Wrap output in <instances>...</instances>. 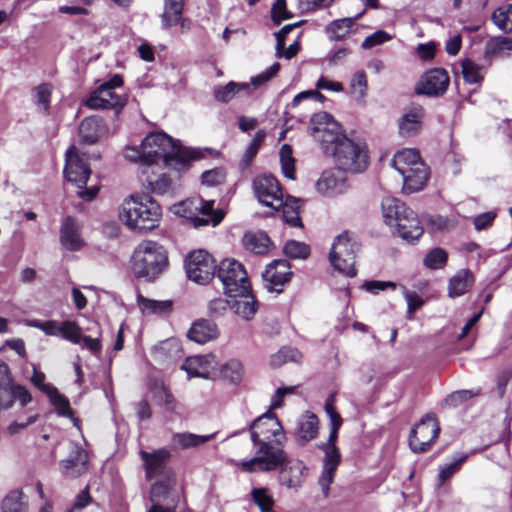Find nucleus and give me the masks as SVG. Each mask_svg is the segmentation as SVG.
Returning a JSON list of instances; mask_svg holds the SVG:
<instances>
[{"mask_svg": "<svg viewBox=\"0 0 512 512\" xmlns=\"http://www.w3.org/2000/svg\"><path fill=\"white\" fill-rule=\"evenodd\" d=\"M290 264L285 259L272 261L263 272V279L268 284V289L281 292L282 287L289 282L292 275Z\"/></svg>", "mask_w": 512, "mask_h": 512, "instance_id": "20", "label": "nucleus"}, {"mask_svg": "<svg viewBox=\"0 0 512 512\" xmlns=\"http://www.w3.org/2000/svg\"><path fill=\"white\" fill-rule=\"evenodd\" d=\"M47 396L59 416L68 418L73 416L69 400L64 395L60 394L57 388H55L53 392L47 394Z\"/></svg>", "mask_w": 512, "mask_h": 512, "instance_id": "52", "label": "nucleus"}, {"mask_svg": "<svg viewBox=\"0 0 512 512\" xmlns=\"http://www.w3.org/2000/svg\"><path fill=\"white\" fill-rule=\"evenodd\" d=\"M152 395L157 405L163 407L168 412L176 411L178 403L163 383H156L153 386Z\"/></svg>", "mask_w": 512, "mask_h": 512, "instance_id": "39", "label": "nucleus"}, {"mask_svg": "<svg viewBox=\"0 0 512 512\" xmlns=\"http://www.w3.org/2000/svg\"><path fill=\"white\" fill-rule=\"evenodd\" d=\"M279 156L284 176L292 180L295 179V159L291 146L284 144L280 149Z\"/></svg>", "mask_w": 512, "mask_h": 512, "instance_id": "49", "label": "nucleus"}, {"mask_svg": "<svg viewBox=\"0 0 512 512\" xmlns=\"http://www.w3.org/2000/svg\"><path fill=\"white\" fill-rule=\"evenodd\" d=\"M52 90V85L48 83H43L34 89L33 101L39 111L49 112Z\"/></svg>", "mask_w": 512, "mask_h": 512, "instance_id": "44", "label": "nucleus"}, {"mask_svg": "<svg viewBox=\"0 0 512 512\" xmlns=\"http://www.w3.org/2000/svg\"><path fill=\"white\" fill-rule=\"evenodd\" d=\"M480 390H459L451 393L445 398V404L451 407H456L465 401L479 395Z\"/></svg>", "mask_w": 512, "mask_h": 512, "instance_id": "58", "label": "nucleus"}, {"mask_svg": "<svg viewBox=\"0 0 512 512\" xmlns=\"http://www.w3.org/2000/svg\"><path fill=\"white\" fill-rule=\"evenodd\" d=\"M367 76L364 71H357L350 83V88L353 94H356L359 98H364L367 91Z\"/></svg>", "mask_w": 512, "mask_h": 512, "instance_id": "59", "label": "nucleus"}, {"mask_svg": "<svg viewBox=\"0 0 512 512\" xmlns=\"http://www.w3.org/2000/svg\"><path fill=\"white\" fill-rule=\"evenodd\" d=\"M221 374L232 383H239L244 375V368L239 360L231 359L221 368Z\"/></svg>", "mask_w": 512, "mask_h": 512, "instance_id": "51", "label": "nucleus"}, {"mask_svg": "<svg viewBox=\"0 0 512 512\" xmlns=\"http://www.w3.org/2000/svg\"><path fill=\"white\" fill-rule=\"evenodd\" d=\"M359 245L348 232H343L336 237L330 252V262L335 270L353 277L356 275L355 258Z\"/></svg>", "mask_w": 512, "mask_h": 512, "instance_id": "11", "label": "nucleus"}, {"mask_svg": "<svg viewBox=\"0 0 512 512\" xmlns=\"http://www.w3.org/2000/svg\"><path fill=\"white\" fill-rule=\"evenodd\" d=\"M88 455L86 451L75 445L68 458L62 460L60 465L65 476L77 478L87 470Z\"/></svg>", "mask_w": 512, "mask_h": 512, "instance_id": "23", "label": "nucleus"}, {"mask_svg": "<svg viewBox=\"0 0 512 512\" xmlns=\"http://www.w3.org/2000/svg\"><path fill=\"white\" fill-rule=\"evenodd\" d=\"M475 281L473 273L469 269L459 270L448 284V296L456 298L467 293Z\"/></svg>", "mask_w": 512, "mask_h": 512, "instance_id": "32", "label": "nucleus"}, {"mask_svg": "<svg viewBox=\"0 0 512 512\" xmlns=\"http://www.w3.org/2000/svg\"><path fill=\"white\" fill-rule=\"evenodd\" d=\"M467 454H460L453 459L451 463L444 464L439 467V486L443 485L445 481L450 479L461 468V465L466 461Z\"/></svg>", "mask_w": 512, "mask_h": 512, "instance_id": "48", "label": "nucleus"}, {"mask_svg": "<svg viewBox=\"0 0 512 512\" xmlns=\"http://www.w3.org/2000/svg\"><path fill=\"white\" fill-rule=\"evenodd\" d=\"M123 157L137 164L140 171L146 174L147 169L160 168L161 165L178 172L185 171L193 160L202 158L203 153L200 149L178 145L164 132H151L139 146L126 145L123 149Z\"/></svg>", "mask_w": 512, "mask_h": 512, "instance_id": "1", "label": "nucleus"}, {"mask_svg": "<svg viewBox=\"0 0 512 512\" xmlns=\"http://www.w3.org/2000/svg\"><path fill=\"white\" fill-rule=\"evenodd\" d=\"M10 394L12 397L11 400L12 401H13V399L18 400L20 402L21 406L27 405L32 400L30 392L24 386H21V385H16V384L11 385Z\"/></svg>", "mask_w": 512, "mask_h": 512, "instance_id": "64", "label": "nucleus"}, {"mask_svg": "<svg viewBox=\"0 0 512 512\" xmlns=\"http://www.w3.org/2000/svg\"><path fill=\"white\" fill-rule=\"evenodd\" d=\"M449 86V76L442 68H434L423 74L417 87L418 94L428 96L443 95Z\"/></svg>", "mask_w": 512, "mask_h": 512, "instance_id": "18", "label": "nucleus"}, {"mask_svg": "<svg viewBox=\"0 0 512 512\" xmlns=\"http://www.w3.org/2000/svg\"><path fill=\"white\" fill-rule=\"evenodd\" d=\"M280 64L275 62L265 71L259 73L258 75L251 78V84L255 87L261 86L264 83L268 82L271 78H273L279 71Z\"/></svg>", "mask_w": 512, "mask_h": 512, "instance_id": "63", "label": "nucleus"}, {"mask_svg": "<svg viewBox=\"0 0 512 512\" xmlns=\"http://www.w3.org/2000/svg\"><path fill=\"white\" fill-rule=\"evenodd\" d=\"M152 355L156 360L162 362H170L182 357V347L180 342L175 338H169L155 345Z\"/></svg>", "mask_w": 512, "mask_h": 512, "instance_id": "31", "label": "nucleus"}, {"mask_svg": "<svg viewBox=\"0 0 512 512\" xmlns=\"http://www.w3.org/2000/svg\"><path fill=\"white\" fill-rule=\"evenodd\" d=\"M185 269L191 281L207 284L215 275V260L207 251L196 250L186 257Z\"/></svg>", "mask_w": 512, "mask_h": 512, "instance_id": "15", "label": "nucleus"}, {"mask_svg": "<svg viewBox=\"0 0 512 512\" xmlns=\"http://www.w3.org/2000/svg\"><path fill=\"white\" fill-rule=\"evenodd\" d=\"M253 446L256 448L254 457L237 463V466L244 472L256 473L278 470L287 461L284 442L253 444Z\"/></svg>", "mask_w": 512, "mask_h": 512, "instance_id": "7", "label": "nucleus"}, {"mask_svg": "<svg viewBox=\"0 0 512 512\" xmlns=\"http://www.w3.org/2000/svg\"><path fill=\"white\" fill-rule=\"evenodd\" d=\"M301 205V199L289 196L286 200H283V205L280 206L282 208L283 221L291 227H303L300 218Z\"/></svg>", "mask_w": 512, "mask_h": 512, "instance_id": "35", "label": "nucleus"}, {"mask_svg": "<svg viewBox=\"0 0 512 512\" xmlns=\"http://www.w3.org/2000/svg\"><path fill=\"white\" fill-rule=\"evenodd\" d=\"M311 135L317 140L325 153L343 137L339 124L327 112H319L312 116L310 120Z\"/></svg>", "mask_w": 512, "mask_h": 512, "instance_id": "14", "label": "nucleus"}, {"mask_svg": "<svg viewBox=\"0 0 512 512\" xmlns=\"http://www.w3.org/2000/svg\"><path fill=\"white\" fill-rule=\"evenodd\" d=\"M90 174L91 170L87 161L83 156L79 155L76 147H70L66 152L64 175L69 182L75 184L77 188H79V197L86 201L92 200L99 190L96 186L86 189V184Z\"/></svg>", "mask_w": 512, "mask_h": 512, "instance_id": "9", "label": "nucleus"}, {"mask_svg": "<svg viewBox=\"0 0 512 512\" xmlns=\"http://www.w3.org/2000/svg\"><path fill=\"white\" fill-rule=\"evenodd\" d=\"M319 420L313 413L306 412L297 421V428L295 431L296 441L300 445L315 439L318 435Z\"/></svg>", "mask_w": 512, "mask_h": 512, "instance_id": "26", "label": "nucleus"}, {"mask_svg": "<svg viewBox=\"0 0 512 512\" xmlns=\"http://www.w3.org/2000/svg\"><path fill=\"white\" fill-rule=\"evenodd\" d=\"M424 118L422 107H414L399 120V133L403 137H411L419 133Z\"/></svg>", "mask_w": 512, "mask_h": 512, "instance_id": "28", "label": "nucleus"}, {"mask_svg": "<svg viewBox=\"0 0 512 512\" xmlns=\"http://www.w3.org/2000/svg\"><path fill=\"white\" fill-rule=\"evenodd\" d=\"M214 433L197 435L190 432L175 433L172 437L173 444L181 449L198 447L214 438Z\"/></svg>", "mask_w": 512, "mask_h": 512, "instance_id": "38", "label": "nucleus"}, {"mask_svg": "<svg viewBox=\"0 0 512 512\" xmlns=\"http://www.w3.org/2000/svg\"><path fill=\"white\" fill-rule=\"evenodd\" d=\"M462 75L466 83L478 84L483 80L482 67L473 61L466 59L462 61Z\"/></svg>", "mask_w": 512, "mask_h": 512, "instance_id": "50", "label": "nucleus"}, {"mask_svg": "<svg viewBox=\"0 0 512 512\" xmlns=\"http://www.w3.org/2000/svg\"><path fill=\"white\" fill-rule=\"evenodd\" d=\"M485 52L488 55L504 57L512 52V38L494 37L491 38L485 46Z\"/></svg>", "mask_w": 512, "mask_h": 512, "instance_id": "43", "label": "nucleus"}, {"mask_svg": "<svg viewBox=\"0 0 512 512\" xmlns=\"http://www.w3.org/2000/svg\"><path fill=\"white\" fill-rule=\"evenodd\" d=\"M336 166L345 172L360 173L368 165V154L365 143L355 141L346 135L330 149Z\"/></svg>", "mask_w": 512, "mask_h": 512, "instance_id": "6", "label": "nucleus"}, {"mask_svg": "<svg viewBox=\"0 0 512 512\" xmlns=\"http://www.w3.org/2000/svg\"><path fill=\"white\" fill-rule=\"evenodd\" d=\"M343 172L338 167L324 171L316 183L317 191L327 197L344 193L347 188V180Z\"/></svg>", "mask_w": 512, "mask_h": 512, "instance_id": "21", "label": "nucleus"}, {"mask_svg": "<svg viewBox=\"0 0 512 512\" xmlns=\"http://www.w3.org/2000/svg\"><path fill=\"white\" fill-rule=\"evenodd\" d=\"M140 455L145 467L147 479L151 480L164 472L165 462L169 457L167 450L160 449L153 453L141 451Z\"/></svg>", "mask_w": 512, "mask_h": 512, "instance_id": "27", "label": "nucleus"}, {"mask_svg": "<svg viewBox=\"0 0 512 512\" xmlns=\"http://www.w3.org/2000/svg\"><path fill=\"white\" fill-rule=\"evenodd\" d=\"M123 79L116 74L90 94L85 105L90 109L121 110L127 103V96L120 92Z\"/></svg>", "mask_w": 512, "mask_h": 512, "instance_id": "10", "label": "nucleus"}, {"mask_svg": "<svg viewBox=\"0 0 512 512\" xmlns=\"http://www.w3.org/2000/svg\"><path fill=\"white\" fill-rule=\"evenodd\" d=\"M245 248L255 254L267 252L270 239L265 233H247L243 238Z\"/></svg>", "mask_w": 512, "mask_h": 512, "instance_id": "41", "label": "nucleus"}, {"mask_svg": "<svg viewBox=\"0 0 512 512\" xmlns=\"http://www.w3.org/2000/svg\"><path fill=\"white\" fill-rule=\"evenodd\" d=\"M228 298L232 299L231 309L235 314L244 320H250L254 317L257 308L255 298L251 294V288L249 292L239 293V295H232Z\"/></svg>", "mask_w": 512, "mask_h": 512, "instance_id": "29", "label": "nucleus"}, {"mask_svg": "<svg viewBox=\"0 0 512 512\" xmlns=\"http://www.w3.org/2000/svg\"><path fill=\"white\" fill-rule=\"evenodd\" d=\"M59 335L74 344H79L82 339L81 328L74 321L62 322L60 324Z\"/></svg>", "mask_w": 512, "mask_h": 512, "instance_id": "54", "label": "nucleus"}, {"mask_svg": "<svg viewBox=\"0 0 512 512\" xmlns=\"http://www.w3.org/2000/svg\"><path fill=\"white\" fill-rule=\"evenodd\" d=\"M217 276L221 281L227 297L249 292L250 282L244 266L234 259L221 261Z\"/></svg>", "mask_w": 512, "mask_h": 512, "instance_id": "12", "label": "nucleus"}, {"mask_svg": "<svg viewBox=\"0 0 512 512\" xmlns=\"http://www.w3.org/2000/svg\"><path fill=\"white\" fill-rule=\"evenodd\" d=\"M173 212L189 220L195 228L208 225L215 227L224 218L222 210L214 209L213 200L206 201L201 198L182 201L174 205Z\"/></svg>", "mask_w": 512, "mask_h": 512, "instance_id": "8", "label": "nucleus"}, {"mask_svg": "<svg viewBox=\"0 0 512 512\" xmlns=\"http://www.w3.org/2000/svg\"><path fill=\"white\" fill-rule=\"evenodd\" d=\"M137 305L143 315H167L172 311L173 303L170 300H154L137 295Z\"/></svg>", "mask_w": 512, "mask_h": 512, "instance_id": "34", "label": "nucleus"}, {"mask_svg": "<svg viewBox=\"0 0 512 512\" xmlns=\"http://www.w3.org/2000/svg\"><path fill=\"white\" fill-rule=\"evenodd\" d=\"M60 242L62 246L69 251H78L85 244L81 236L80 226L76 220L70 216L66 217L62 222Z\"/></svg>", "mask_w": 512, "mask_h": 512, "instance_id": "22", "label": "nucleus"}, {"mask_svg": "<svg viewBox=\"0 0 512 512\" xmlns=\"http://www.w3.org/2000/svg\"><path fill=\"white\" fill-rule=\"evenodd\" d=\"M219 335L217 325L209 320H199L195 322L188 331V337L199 344H204L210 340L216 339Z\"/></svg>", "mask_w": 512, "mask_h": 512, "instance_id": "33", "label": "nucleus"}, {"mask_svg": "<svg viewBox=\"0 0 512 512\" xmlns=\"http://www.w3.org/2000/svg\"><path fill=\"white\" fill-rule=\"evenodd\" d=\"M392 36L384 30H378L373 34L367 36L362 42L363 49H371L375 46L381 45L387 41H390Z\"/></svg>", "mask_w": 512, "mask_h": 512, "instance_id": "62", "label": "nucleus"}, {"mask_svg": "<svg viewBox=\"0 0 512 512\" xmlns=\"http://www.w3.org/2000/svg\"><path fill=\"white\" fill-rule=\"evenodd\" d=\"M253 191L258 201L273 210L283 205V194L279 182L272 175H261L253 180Z\"/></svg>", "mask_w": 512, "mask_h": 512, "instance_id": "17", "label": "nucleus"}, {"mask_svg": "<svg viewBox=\"0 0 512 512\" xmlns=\"http://www.w3.org/2000/svg\"><path fill=\"white\" fill-rule=\"evenodd\" d=\"M160 205L149 196H131L124 200L119 210V219L131 230L154 229L161 218Z\"/></svg>", "mask_w": 512, "mask_h": 512, "instance_id": "2", "label": "nucleus"}, {"mask_svg": "<svg viewBox=\"0 0 512 512\" xmlns=\"http://www.w3.org/2000/svg\"><path fill=\"white\" fill-rule=\"evenodd\" d=\"M184 0H164V11L161 15L162 27L168 29L176 25L182 16Z\"/></svg>", "mask_w": 512, "mask_h": 512, "instance_id": "36", "label": "nucleus"}, {"mask_svg": "<svg viewBox=\"0 0 512 512\" xmlns=\"http://www.w3.org/2000/svg\"><path fill=\"white\" fill-rule=\"evenodd\" d=\"M302 359L301 352L296 348L282 347L270 358L272 367H280L287 362H299Z\"/></svg>", "mask_w": 512, "mask_h": 512, "instance_id": "46", "label": "nucleus"}, {"mask_svg": "<svg viewBox=\"0 0 512 512\" xmlns=\"http://www.w3.org/2000/svg\"><path fill=\"white\" fill-rule=\"evenodd\" d=\"M79 136L82 142L86 144L96 143L107 133V127L103 120L98 116L84 118L79 125Z\"/></svg>", "mask_w": 512, "mask_h": 512, "instance_id": "25", "label": "nucleus"}, {"mask_svg": "<svg viewBox=\"0 0 512 512\" xmlns=\"http://www.w3.org/2000/svg\"><path fill=\"white\" fill-rule=\"evenodd\" d=\"M168 267L167 252L155 241H142L132 256V271L137 278L148 281L158 278Z\"/></svg>", "mask_w": 512, "mask_h": 512, "instance_id": "3", "label": "nucleus"}, {"mask_svg": "<svg viewBox=\"0 0 512 512\" xmlns=\"http://www.w3.org/2000/svg\"><path fill=\"white\" fill-rule=\"evenodd\" d=\"M157 168L147 169V173L141 171L142 181L147 184V188L156 195H164L172 190V180L166 173L156 174Z\"/></svg>", "mask_w": 512, "mask_h": 512, "instance_id": "30", "label": "nucleus"}, {"mask_svg": "<svg viewBox=\"0 0 512 512\" xmlns=\"http://www.w3.org/2000/svg\"><path fill=\"white\" fill-rule=\"evenodd\" d=\"M283 250L286 256L293 259H305L310 254V248L307 244L295 240L288 241Z\"/></svg>", "mask_w": 512, "mask_h": 512, "instance_id": "53", "label": "nucleus"}, {"mask_svg": "<svg viewBox=\"0 0 512 512\" xmlns=\"http://www.w3.org/2000/svg\"><path fill=\"white\" fill-rule=\"evenodd\" d=\"M23 493L20 490L10 491L2 501L3 512H27V506L22 501Z\"/></svg>", "mask_w": 512, "mask_h": 512, "instance_id": "47", "label": "nucleus"}, {"mask_svg": "<svg viewBox=\"0 0 512 512\" xmlns=\"http://www.w3.org/2000/svg\"><path fill=\"white\" fill-rule=\"evenodd\" d=\"M279 481L288 488H298L301 486L306 470L302 461L289 459L280 468Z\"/></svg>", "mask_w": 512, "mask_h": 512, "instance_id": "24", "label": "nucleus"}, {"mask_svg": "<svg viewBox=\"0 0 512 512\" xmlns=\"http://www.w3.org/2000/svg\"><path fill=\"white\" fill-rule=\"evenodd\" d=\"M202 184L213 187L224 183L225 173L222 169L216 168L205 171L201 175Z\"/></svg>", "mask_w": 512, "mask_h": 512, "instance_id": "61", "label": "nucleus"}, {"mask_svg": "<svg viewBox=\"0 0 512 512\" xmlns=\"http://www.w3.org/2000/svg\"><path fill=\"white\" fill-rule=\"evenodd\" d=\"M204 358L202 356H194L187 358L181 365V369L186 371L188 378L200 377L207 378L208 371L204 366Z\"/></svg>", "mask_w": 512, "mask_h": 512, "instance_id": "45", "label": "nucleus"}, {"mask_svg": "<svg viewBox=\"0 0 512 512\" xmlns=\"http://www.w3.org/2000/svg\"><path fill=\"white\" fill-rule=\"evenodd\" d=\"M448 255L442 248L432 249L424 258V264L430 269H441L447 263Z\"/></svg>", "mask_w": 512, "mask_h": 512, "instance_id": "55", "label": "nucleus"}, {"mask_svg": "<svg viewBox=\"0 0 512 512\" xmlns=\"http://www.w3.org/2000/svg\"><path fill=\"white\" fill-rule=\"evenodd\" d=\"M252 444L284 442L285 432L281 422L273 412H266L249 426Z\"/></svg>", "mask_w": 512, "mask_h": 512, "instance_id": "13", "label": "nucleus"}, {"mask_svg": "<svg viewBox=\"0 0 512 512\" xmlns=\"http://www.w3.org/2000/svg\"><path fill=\"white\" fill-rule=\"evenodd\" d=\"M391 166L403 180V190L414 193L422 190L429 178V170L415 149L398 151L391 160Z\"/></svg>", "mask_w": 512, "mask_h": 512, "instance_id": "5", "label": "nucleus"}, {"mask_svg": "<svg viewBox=\"0 0 512 512\" xmlns=\"http://www.w3.org/2000/svg\"><path fill=\"white\" fill-rule=\"evenodd\" d=\"M362 14L363 13H360L355 18H342L331 22L327 27L329 38L336 41L344 39L345 36L350 33L354 25V21Z\"/></svg>", "mask_w": 512, "mask_h": 512, "instance_id": "40", "label": "nucleus"}, {"mask_svg": "<svg viewBox=\"0 0 512 512\" xmlns=\"http://www.w3.org/2000/svg\"><path fill=\"white\" fill-rule=\"evenodd\" d=\"M32 369L33 374L30 377L31 383L46 395L49 394L50 392H53V390L56 387L45 382V374L42 371L38 370L35 364H32Z\"/></svg>", "mask_w": 512, "mask_h": 512, "instance_id": "60", "label": "nucleus"}, {"mask_svg": "<svg viewBox=\"0 0 512 512\" xmlns=\"http://www.w3.org/2000/svg\"><path fill=\"white\" fill-rule=\"evenodd\" d=\"M241 92L248 94L250 85L248 83L229 82L225 86H218L214 89V97L218 102L228 103Z\"/></svg>", "mask_w": 512, "mask_h": 512, "instance_id": "37", "label": "nucleus"}, {"mask_svg": "<svg viewBox=\"0 0 512 512\" xmlns=\"http://www.w3.org/2000/svg\"><path fill=\"white\" fill-rule=\"evenodd\" d=\"M381 207L386 224L395 226L401 238L414 241L423 234L424 230L416 213L400 200L386 197L382 200Z\"/></svg>", "mask_w": 512, "mask_h": 512, "instance_id": "4", "label": "nucleus"}, {"mask_svg": "<svg viewBox=\"0 0 512 512\" xmlns=\"http://www.w3.org/2000/svg\"><path fill=\"white\" fill-rule=\"evenodd\" d=\"M253 501L261 512H270L273 506V498L265 488H254L251 492Z\"/></svg>", "mask_w": 512, "mask_h": 512, "instance_id": "56", "label": "nucleus"}, {"mask_svg": "<svg viewBox=\"0 0 512 512\" xmlns=\"http://www.w3.org/2000/svg\"><path fill=\"white\" fill-rule=\"evenodd\" d=\"M324 452L323 469L319 477V485L325 497L329 495L330 485L334 481L336 470L341 462V454L336 445H320Z\"/></svg>", "mask_w": 512, "mask_h": 512, "instance_id": "19", "label": "nucleus"}, {"mask_svg": "<svg viewBox=\"0 0 512 512\" xmlns=\"http://www.w3.org/2000/svg\"><path fill=\"white\" fill-rule=\"evenodd\" d=\"M171 487L172 482L170 479L154 483L150 490V500L152 504L155 502L161 503L162 500H165L170 494Z\"/></svg>", "mask_w": 512, "mask_h": 512, "instance_id": "57", "label": "nucleus"}, {"mask_svg": "<svg viewBox=\"0 0 512 512\" xmlns=\"http://www.w3.org/2000/svg\"><path fill=\"white\" fill-rule=\"evenodd\" d=\"M492 22L503 32H512V3L500 6L491 16Z\"/></svg>", "mask_w": 512, "mask_h": 512, "instance_id": "42", "label": "nucleus"}, {"mask_svg": "<svg viewBox=\"0 0 512 512\" xmlns=\"http://www.w3.org/2000/svg\"><path fill=\"white\" fill-rule=\"evenodd\" d=\"M440 426L433 415H426L415 425L409 436V446L415 453H423L430 449L438 438Z\"/></svg>", "mask_w": 512, "mask_h": 512, "instance_id": "16", "label": "nucleus"}]
</instances>
